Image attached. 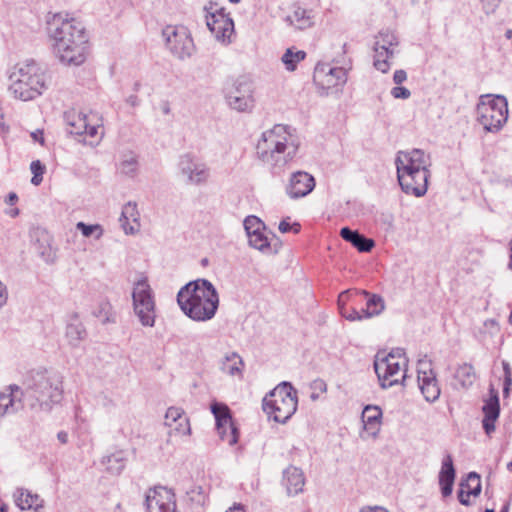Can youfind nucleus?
<instances>
[{
    "label": "nucleus",
    "instance_id": "nucleus-38",
    "mask_svg": "<svg viewBox=\"0 0 512 512\" xmlns=\"http://www.w3.org/2000/svg\"><path fill=\"white\" fill-rule=\"evenodd\" d=\"M177 303L189 318H192V281L187 282L177 294Z\"/></svg>",
    "mask_w": 512,
    "mask_h": 512
},
{
    "label": "nucleus",
    "instance_id": "nucleus-20",
    "mask_svg": "<svg viewBox=\"0 0 512 512\" xmlns=\"http://www.w3.org/2000/svg\"><path fill=\"white\" fill-rule=\"evenodd\" d=\"M315 178L306 171L293 172L285 186L290 199H300L310 194L315 188Z\"/></svg>",
    "mask_w": 512,
    "mask_h": 512
},
{
    "label": "nucleus",
    "instance_id": "nucleus-13",
    "mask_svg": "<svg viewBox=\"0 0 512 512\" xmlns=\"http://www.w3.org/2000/svg\"><path fill=\"white\" fill-rule=\"evenodd\" d=\"M205 11L206 25L215 39L224 45L230 44L234 32L233 20L225 14L223 8H218L217 5L211 4L205 7Z\"/></svg>",
    "mask_w": 512,
    "mask_h": 512
},
{
    "label": "nucleus",
    "instance_id": "nucleus-41",
    "mask_svg": "<svg viewBox=\"0 0 512 512\" xmlns=\"http://www.w3.org/2000/svg\"><path fill=\"white\" fill-rule=\"evenodd\" d=\"M460 487L468 490V494L477 497L481 493V479L479 474L476 472H470L467 475L466 480L461 481Z\"/></svg>",
    "mask_w": 512,
    "mask_h": 512
},
{
    "label": "nucleus",
    "instance_id": "nucleus-36",
    "mask_svg": "<svg viewBox=\"0 0 512 512\" xmlns=\"http://www.w3.org/2000/svg\"><path fill=\"white\" fill-rule=\"evenodd\" d=\"M126 455L123 451H116L110 455L103 457L102 464L106 466V470L113 475H119L126 466Z\"/></svg>",
    "mask_w": 512,
    "mask_h": 512
},
{
    "label": "nucleus",
    "instance_id": "nucleus-37",
    "mask_svg": "<svg viewBox=\"0 0 512 512\" xmlns=\"http://www.w3.org/2000/svg\"><path fill=\"white\" fill-rule=\"evenodd\" d=\"M138 157L133 152L123 154L119 164L118 171L120 174L133 178L138 172Z\"/></svg>",
    "mask_w": 512,
    "mask_h": 512
},
{
    "label": "nucleus",
    "instance_id": "nucleus-27",
    "mask_svg": "<svg viewBox=\"0 0 512 512\" xmlns=\"http://www.w3.org/2000/svg\"><path fill=\"white\" fill-rule=\"evenodd\" d=\"M382 411L378 406L368 405L362 412V422L365 432L376 437L380 430Z\"/></svg>",
    "mask_w": 512,
    "mask_h": 512
},
{
    "label": "nucleus",
    "instance_id": "nucleus-21",
    "mask_svg": "<svg viewBox=\"0 0 512 512\" xmlns=\"http://www.w3.org/2000/svg\"><path fill=\"white\" fill-rule=\"evenodd\" d=\"M24 391L16 384L6 387L0 393V419L5 415L15 414L24 407Z\"/></svg>",
    "mask_w": 512,
    "mask_h": 512
},
{
    "label": "nucleus",
    "instance_id": "nucleus-18",
    "mask_svg": "<svg viewBox=\"0 0 512 512\" xmlns=\"http://www.w3.org/2000/svg\"><path fill=\"white\" fill-rule=\"evenodd\" d=\"M145 506L148 512H175V494L164 486L149 488L145 494Z\"/></svg>",
    "mask_w": 512,
    "mask_h": 512
},
{
    "label": "nucleus",
    "instance_id": "nucleus-56",
    "mask_svg": "<svg viewBox=\"0 0 512 512\" xmlns=\"http://www.w3.org/2000/svg\"><path fill=\"white\" fill-rule=\"evenodd\" d=\"M502 367L504 372V380L512 381V370L510 364L507 361H502Z\"/></svg>",
    "mask_w": 512,
    "mask_h": 512
},
{
    "label": "nucleus",
    "instance_id": "nucleus-30",
    "mask_svg": "<svg viewBox=\"0 0 512 512\" xmlns=\"http://www.w3.org/2000/svg\"><path fill=\"white\" fill-rule=\"evenodd\" d=\"M340 236L345 241L351 243L359 252H370L375 245L373 239L367 238L357 230H352L349 227H343L340 230Z\"/></svg>",
    "mask_w": 512,
    "mask_h": 512
},
{
    "label": "nucleus",
    "instance_id": "nucleus-1",
    "mask_svg": "<svg viewBox=\"0 0 512 512\" xmlns=\"http://www.w3.org/2000/svg\"><path fill=\"white\" fill-rule=\"evenodd\" d=\"M48 33L55 53L67 65H82L89 54V34L84 24L68 14L56 13L48 20Z\"/></svg>",
    "mask_w": 512,
    "mask_h": 512
},
{
    "label": "nucleus",
    "instance_id": "nucleus-25",
    "mask_svg": "<svg viewBox=\"0 0 512 512\" xmlns=\"http://www.w3.org/2000/svg\"><path fill=\"white\" fill-rule=\"evenodd\" d=\"M282 485L288 496H294L303 491L305 477L301 469L289 466L283 471Z\"/></svg>",
    "mask_w": 512,
    "mask_h": 512
},
{
    "label": "nucleus",
    "instance_id": "nucleus-31",
    "mask_svg": "<svg viewBox=\"0 0 512 512\" xmlns=\"http://www.w3.org/2000/svg\"><path fill=\"white\" fill-rule=\"evenodd\" d=\"M15 504L21 510L34 509L36 512L43 507V500L38 494H32L25 489H17L14 493Z\"/></svg>",
    "mask_w": 512,
    "mask_h": 512
},
{
    "label": "nucleus",
    "instance_id": "nucleus-2",
    "mask_svg": "<svg viewBox=\"0 0 512 512\" xmlns=\"http://www.w3.org/2000/svg\"><path fill=\"white\" fill-rule=\"evenodd\" d=\"M299 147L295 129L276 124L262 132L256 144V156L273 175H280L294 161Z\"/></svg>",
    "mask_w": 512,
    "mask_h": 512
},
{
    "label": "nucleus",
    "instance_id": "nucleus-54",
    "mask_svg": "<svg viewBox=\"0 0 512 512\" xmlns=\"http://www.w3.org/2000/svg\"><path fill=\"white\" fill-rule=\"evenodd\" d=\"M30 169L33 174H35V173L43 174L45 171L44 165L39 160L32 161V163L30 165Z\"/></svg>",
    "mask_w": 512,
    "mask_h": 512
},
{
    "label": "nucleus",
    "instance_id": "nucleus-5",
    "mask_svg": "<svg viewBox=\"0 0 512 512\" xmlns=\"http://www.w3.org/2000/svg\"><path fill=\"white\" fill-rule=\"evenodd\" d=\"M10 80V92L22 101L32 100L46 89L45 72L34 60L18 65L10 75Z\"/></svg>",
    "mask_w": 512,
    "mask_h": 512
},
{
    "label": "nucleus",
    "instance_id": "nucleus-7",
    "mask_svg": "<svg viewBox=\"0 0 512 512\" xmlns=\"http://www.w3.org/2000/svg\"><path fill=\"white\" fill-rule=\"evenodd\" d=\"M408 359L402 349L389 353L378 352L374 359V370L381 388L387 389L402 383L406 377Z\"/></svg>",
    "mask_w": 512,
    "mask_h": 512
},
{
    "label": "nucleus",
    "instance_id": "nucleus-3",
    "mask_svg": "<svg viewBox=\"0 0 512 512\" xmlns=\"http://www.w3.org/2000/svg\"><path fill=\"white\" fill-rule=\"evenodd\" d=\"M397 180L401 190L415 197H422L428 190L431 161L421 149L398 151L395 158Z\"/></svg>",
    "mask_w": 512,
    "mask_h": 512
},
{
    "label": "nucleus",
    "instance_id": "nucleus-15",
    "mask_svg": "<svg viewBox=\"0 0 512 512\" xmlns=\"http://www.w3.org/2000/svg\"><path fill=\"white\" fill-rule=\"evenodd\" d=\"M374 43V67L382 73L390 69L389 59L395 54L399 45L397 36L388 30L380 31Z\"/></svg>",
    "mask_w": 512,
    "mask_h": 512
},
{
    "label": "nucleus",
    "instance_id": "nucleus-34",
    "mask_svg": "<svg viewBox=\"0 0 512 512\" xmlns=\"http://www.w3.org/2000/svg\"><path fill=\"white\" fill-rule=\"evenodd\" d=\"M244 362L236 352L227 353L220 362V370L230 376H242Z\"/></svg>",
    "mask_w": 512,
    "mask_h": 512
},
{
    "label": "nucleus",
    "instance_id": "nucleus-64",
    "mask_svg": "<svg viewBox=\"0 0 512 512\" xmlns=\"http://www.w3.org/2000/svg\"><path fill=\"white\" fill-rule=\"evenodd\" d=\"M32 138L35 140V141H39L41 144L44 143V138H43V133L42 131L40 130H37L36 132H33L31 134Z\"/></svg>",
    "mask_w": 512,
    "mask_h": 512
},
{
    "label": "nucleus",
    "instance_id": "nucleus-49",
    "mask_svg": "<svg viewBox=\"0 0 512 512\" xmlns=\"http://www.w3.org/2000/svg\"><path fill=\"white\" fill-rule=\"evenodd\" d=\"M391 95L395 99H408L411 96V92L406 87L396 86L391 89Z\"/></svg>",
    "mask_w": 512,
    "mask_h": 512
},
{
    "label": "nucleus",
    "instance_id": "nucleus-46",
    "mask_svg": "<svg viewBox=\"0 0 512 512\" xmlns=\"http://www.w3.org/2000/svg\"><path fill=\"white\" fill-rule=\"evenodd\" d=\"M355 290H346L339 294L338 296V308L339 312H342L343 310L347 309V303L349 301H356L358 299V296H356Z\"/></svg>",
    "mask_w": 512,
    "mask_h": 512
},
{
    "label": "nucleus",
    "instance_id": "nucleus-19",
    "mask_svg": "<svg viewBox=\"0 0 512 512\" xmlns=\"http://www.w3.org/2000/svg\"><path fill=\"white\" fill-rule=\"evenodd\" d=\"M418 385L424 398L428 402L438 400L441 390L438 385L436 374L427 362L420 361L418 368Z\"/></svg>",
    "mask_w": 512,
    "mask_h": 512
},
{
    "label": "nucleus",
    "instance_id": "nucleus-51",
    "mask_svg": "<svg viewBox=\"0 0 512 512\" xmlns=\"http://www.w3.org/2000/svg\"><path fill=\"white\" fill-rule=\"evenodd\" d=\"M502 0H481L486 14L495 12Z\"/></svg>",
    "mask_w": 512,
    "mask_h": 512
},
{
    "label": "nucleus",
    "instance_id": "nucleus-9",
    "mask_svg": "<svg viewBox=\"0 0 512 512\" xmlns=\"http://www.w3.org/2000/svg\"><path fill=\"white\" fill-rule=\"evenodd\" d=\"M477 120L484 130L491 133L499 132L508 119V103L504 96L480 97L476 108Z\"/></svg>",
    "mask_w": 512,
    "mask_h": 512
},
{
    "label": "nucleus",
    "instance_id": "nucleus-24",
    "mask_svg": "<svg viewBox=\"0 0 512 512\" xmlns=\"http://www.w3.org/2000/svg\"><path fill=\"white\" fill-rule=\"evenodd\" d=\"M165 425L179 435H189L191 433L189 418L184 415L181 408H168L165 414Z\"/></svg>",
    "mask_w": 512,
    "mask_h": 512
},
{
    "label": "nucleus",
    "instance_id": "nucleus-29",
    "mask_svg": "<svg viewBox=\"0 0 512 512\" xmlns=\"http://www.w3.org/2000/svg\"><path fill=\"white\" fill-rule=\"evenodd\" d=\"M248 240L251 247L259 250L263 254H276L278 252L279 240L274 234L272 235V238L269 239L265 234V230L259 233L257 232L254 235H250Z\"/></svg>",
    "mask_w": 512,
    "mask_h": 512
},
{
    "label": "nucleus",
    "instance_id": "nucleus-44",
    "mask_svg": "<svg viewBox=\"0 0 512 512\" xmlns=\"http://www.w3.org/2000/svg\"><path fill=\"white\" fill-rule=\"evenodd\" d=\"M210 177V169L204 163L194 164V184L206 183Z\"/></svg>",
    "mask_w": 512,
    "mask_h": 512
},
{
    "label": "nucleus",
    "instance_id": "nucleus-8",
    "mask_svg": "<svg viewBox=\"0 0 512 512\" xmlns=\"http://www.w3.org/2000/svg\"><path fill=\"white\" fill-rule=\"evenodd\" d=\"M64 122L67 126V131L70 134L77 136H84L83 142L91 146H96L103 138V130L101 119L97 114H86L76 109H69L63 114Z\"/></svg>",
    "mask_w": 512,
    "mask_h": 512
},
{
    "label": "nucleus",
    "instance_id": "nucleus-22",
    "mask_svg": "<svg viewBox=\"0 0 512 512\" xmlns=\"http://www.w3.org/2000/svg\"><path fill=\"white\" fill-rule=\"evenodd\" d=\"M482 412L484 414L482 426L485 433L490 436L496 429L495 423L500 415L498 391L493 386L489 388V398L484 401Z\"/></svg>",
    "mask_w": 512,
    "mask_h": 512
},
{
    "label": "nucleus",
    "instance_id": "nucleus-26",
    "mask_svg": "<svg viewBox=\"0 0 512 512\" xmlns=\"http://www.w3.org/2000/svg\"><path fill=\"white\" fill-rule=\"evenodd\" d=\"M65 336L71 347H79L80 343L86 339L87 331L80 321L78 314L74 313L70 316L66 325Z\"/></svg>",
    "mask_w": 512,
    "mask_h": 512
},
{
    "label": "nucleus",
    "instance_id": "nucleus-48",
    "mask_svg": "<svg viewBox=\"0 0 512 512\" xmlns=\"http://www.w3.org/2000/svg\"><path fill=\"white\" fill-rule=\"evenodd\" d=\"M288 220L289 218H286L279 223V231L281 233H288L291 231L295 234L299 233L301 225L298 222H294L293 224H291Z\"/></svg>",
    "mask_w": 512,
    "mask_h": 512
},
{
    "label": "nucleus",
    "instance_id": "nucleus-55",
    "mask_svg": "<svg viewBox=\"0 0 512 512\" xmlns=\"http://www.w3.org/2000/svg\"><path fill=\"white\" fill-rule=\"evenodd\" d=\"M198 489H199L198 495H197V497L194 496V502H197V504L203 506L206 503L207 496L202 487H198Z\"/></svg>",
    "mask_w": 512,
    "mask_h": 512
},
{
    "label": "nucleus",
    "instance_id": "nucleus-60",
    "mask_svg": "<svg viewBox=\"0 0 512 512\" xmlns=\"http://www.w3.org/2000/svg\"><path fill=\"white\" fill-rule=\"evenodd\" d=\"M18 201V196L15 192H10L5 200L8 205H15Z\"/></svg>",
    "mask_w": 512,
    "mask_h": 512
},
{
    "label": "nucleus",
    "instance_id": "nucleus-45",
    "mask_svg": "<svg viewBox=\"0 0 512 512\" xmlns=\"http://www.w3.org/2000/svg\"><path fill=\"white\" fill-rule=\"evenodd\" d=\"M179 169L182 176L185 177L187 181L192 180V156L190 154L181 156L179 161Z\"/></svg>",
    "mask_w": 512,
    "mask_h": 512
},
{
    "label": "nucleus",
    "instance_id": "nucleus-62",
    "mask_svg": "<svg viewBox=\"0 0 512 512\" xmlns=\"http://www.w3.org/2000/svg\"><path fill=\"white\" fill-rule=\"evenodd\" d=\"M68 433L65 431H59L57 433V438L62 444H66L68 442Z\"/></svg>",
    "mask_w": 512,
    "mask_h": 512
},
{
    "label": "nucleus",
    "instance_id": "nucleus-50",
    "mask_svg": "<svg viewBox=\"0 0 512 512\" xmlns=\"http://www.w3.org/2000/svg\"><path fill=\"white\" fill-rule=\"evenodd\" d=\"M100 403H101L102 407L105 408L109 412L112 411L113 409H115L117 406L116 401L107 394H103L100 396Z\"/></svg>",
    "mask_w": 512,
    "mask_h": 512
},
{
    "label": "nucleus",
    "instance_id": "nucleus-14",
    "mask_svg": "<svg viewBox=\"0 0 512 512\" xmlns=\"http://www.w3.org/2000/svg\"><path fill=\"white\" fill-rule=\"evenodd\" d=\"M313 80L326 93L338 91L347 81V71L343 67H332L328 63H319L314 69Z\"/></svg>",
    "mask_w": 512,
    "mask_h": 512
},
{
    "label": "nucleus",
    "instance_id": "nucleus-6",
    "mask_svg": "<svg viewBox=\"0 0 512 512\" xmlns=\"http://www.w3.org/2000/svg\"><path fill=\"white\" fill-rule=\"evenodd\" d=\"M298 406L297 391L289 382L278 384L263 399V410L275 422L286 423L296 412Z\"/></svg>",
    "mask_w": 512,
    "mask_h": 512
},
{
    "label": "nucleus",
    "instance_id": "nucleus-40",
    "mask_svg": "<svg viewBox=\"0 0 512 512\" xmlns=\"http://www.w3.org/2000/svg\"><path fill=\"white\" fill-rule=\"evenodd\" d=\"M306 53L302 50H294V48H288L281 57V61L288 71H294L297 64L304 60Z\"/></svg>",
    "mask_w": 512,
    "mask_h": 512
},
{
    "label": "nucleus",
    "instance_id": "nucleus-33",
    "mask_svg": "<svg viewBox=\"0 0 512 512\" xmlns=\"http://www.w3.org/2000/svg\"><path fill=\"white\" fill-rule=\"evenodd\" d=\"M453 377L457 389H468L475 382L476 373L471 364L463 363L457 366Z\"/></svg>",
    "mask_w": 512,
    "mask_h": 512
},
{
    "label": "nucleus",
    "instance_id": "nucleus-59",
    "mask_svg": "<svg viewBox=\"0 0 512 512\" xmlns=\"http://www.w3.org/2000/svg\"><path fill=\"white\" fill-rule=\"evenodd\" d=\"M511 387H512V381H507V380L503 381V396L505 398H507L510 395Z\"/></svg>",
    "mask_w": 512,
    "mask_h": 512
},
{
    "label": "nucleus",
    "instance_id": "nucleus-39",
    "mask_svg": "<svg viewBox=\"0 0 512 512\" xmlns=\"http://www.w3.org/2000/svg\"><path fill=\"white\" fill-rule=\"evenodd\" d=\"M93 315L103 324L116 322V314L113 307L111 303L106 300L99 302L97 308L93 311Z\"/></svg>",
    "mask_w": 512,
    "mask_h": 512
},
{
    "label": "nucleus",
    "instance_id": "nucleus-47",
    "mask_svg": "<svg viewBox=\"0 0 512 512\" xmlns=\"http://www.w3.org/2000/svg\"><path fill=\"white\" fill-rule=\"evenodd\" d=\"M342 317L349 321H361L363 319H367L366 316H364V313L362 312V309L357 310L356 308H347L340 312Z\"/></svg>",
    "mask_w": 512,
    "mask_h": 512
},
{
    "label": "nucleus",
    "instance_id": "nucleus-12",
    "mask_svg": "<svg viewBox=\"0 0 512 512\" xmlns=\"http://www.w3.org/2000/svg\"><path fill=\"white\" fill-rule=\"evenodd\" d=\"M225 98L230 108L249 112L254 107L253 87L244 77L237 78L225 88Z\"/></svg>",
    "mask_w": 512,
    "mask_h": 512
},
{
    "label": "nucleus",
    "instance_id": "nucleus-16",
    "mask_svg": "<svg viewBox=\"0 0 512 512\" xmlns=\"http://www.w3.org/2000/svg\"><path fill=\"white\" fill-rule=\"evenodd\" d=\"M170 51L179 59L190 58L192 53V37L184 26H167L162 31Z\"/></svg>",
    "mask_w": 512,
    "mask_h": 512
},
{
    "label": "nucleus",
    "instance_id": "nucleus-53",
    "mask_svg": "<svg viewBox=\"0 0 512 512\" xmlns=\"http://www.w3.org/2000/svg\"><path fill=\"white\" fill-rule=\"evenodd\" d=\"M407 79V73L403 69L396 70L393 75V81L395 84L400 85Z\"/></svg>",
    "mask_w": 512,
    "mask_h": 512
},
{
    "label": "nucleus",
    "instance_id": "nucleus-58",
    "mask_svg": "<svg viewBox=\"0 0 512 512\" xmlns=\"http://www.w3.org/2000/svg\"><path fill=\"white\" fill-rule=\"evenodd\" d=\"M7 291L6 287L0 282V308L6 303Z\"/></svg>",
    "mask_w": 512,
    "mask_h": 512
},
{
    "label": "nucleus",
    "instance_id": "nucleus-57",
    "mask_svg": "<svg viewBox=\"0 0 512 512\" xmlns=\"http://www.w3.org/2000/svg\"><path fill=\"white\" fill-rule=\"evenodd\" d=\"M360 512H390L382 506H366L360 509Z\"/></svg>",
    "mask_w": 512,
    "mask_h": 512
},
{
    "label": "nucleus",
    "instance_id": "nucleus-23",
    "mask_svg": "<svg viewBox=\"0 0 512 512\" xmlns=\"http://www.w3.org/2000/svg\"><path fill=\"white\" fill-rule=\"evenodd\" d=\"M456 477V471L453 464V459L450 454H446L441 463L439 472V486L443 497H448L452 494L453 485Z\"/></svg>",
    "mask_w": 512,
    "mask_h": 512
},
{
    "label": "nucleus",
    "instance_id": "nucleus-42",
    "mask_svg": "<svg viewBox=\"0 0 512 512\" xmlns=\"http://www.w3.org/2000/svg\"><path fill=\"white\" fill-rule=\"evenodd\" d=\"M76 229L79 230L84 237H94L96 240H99L104 234V229L100 224L78 222Z\"/></svg>",
    "mask_w": 512,
    "mask_h": 512
},
{
    "label": "nucleus",
    "instance_id": "nucleus-10",
    "mask_svg": "<svg viewBox=\"0 0 512 512\" xmlns=\"http://www.w3.org/2000/svg\"><path fill=\"white\" fill-rule=\"evenodd\" d=\"M219 307V295L207 279L194 280V321L212 319Z\"/></svg>",
    "mask_w": 512,
    "mask_h": 512
},
{
    "label": "nucleus",
    "instance_id": "nucleus-43",
    "mask_svg": "<svg viewBox=\"0 0 512 512\" xmlns=\"http://www.w3.org/2000/svg\"><path fill=\"white\" fill-rule=\"evenodd\" d=\"M244 228L248 237L265 230L264 223L258 217L253 215L245 218Z\"/></svg>",
    "mask_w": 512,
    "mask_h": 512
},
{
    "label": "nucleus",
    "instance_id": "nucleus-4",
    "mask_svg": "<svg viewBox=\"0 0 512 512\" xmlns=\"http://www.w3.org/2000/svg\"><path fill=\"white\" fill-rule=\"evenodd\" d=\"M62 397V377L58 373L47 370L31 372L24 391V401L31 410L50 412Z\"/></svg>",
    "mask_w": 512,
    "mask_h": 512
},
{
    "label": "nucleus",
    "instance_id": "nucleus-35",
    "mask_svg": "<svg viewBox=\"0 0 512 512\" xmlns=\"http://www.w3.org/2000/svg\"><path fill=\"white\" fill-rule=\"evenodd\" d=\"M286 21L296 29L303 30L312 26L313 17L311 11L296 6L292 14L286 17Z\"/></svg>",
    "mask_w": 512,
    "mask_h": 512
},
{
    "label": "nucleus",
    "instance_id": "nucleus-52",
    "mask_svg": "<svg viewBox=\"0 0 512 512\" xmlns=\"http://www.w3.org/2000/svg\"><path fill=\"white\" fill-rule=\"evenodd\" d=\"M457 496H458L459 502L462 505H464V506L470 505V496H472V494H468V490L464 489L463 487H460V489L457 493Z\"/></svg>",
    "mask_w": 512,
    "mask_h": 512
},
{
    "label": "nucleus",
    "instance_id": "nucleus-61",
    "mask_svg": "<svg viewBox=\"0 0 512 512\" xmlns=\"http://www.w3.org/2000/svg\"><path fill=\"white\" fill-rule=\"evenodd\" d=\"M160 109H161V112L164 114V115H169L170 112H171V109H170V104L168 101L164 100L160 103Z\"/></svg>",
    "mask_w": 512,
    "mask_h": 512
},
{
    "label": "nucleus",
    "instance_id": "nucleus-32",
    "mask_svg": "<svg viewBox=\"0 0 512 512\" xmlns=\"http://www.w3.org/2000/svg\"><path fill=\"white\" fill-rule=\"evenodd\" d=\"M358 298H365L366 308H362V312L366 318H372L373 316L379 315L384 310V301L381 296L376 294H370L366 290L355 291Z\"/></svg>",
    "mask_w": 512,
    "mask_h": 512
},
{
    "label": "nucleus",
    "instance_id": "nucleus-63",
    "mask_svg": "<svg viewBox=\"0 0 512 512\" xmlns=\"http://www.w3.org/2000/svg\"><path fill=\"white\" fill-rule=\"evenodd\" d=\"M314 388L320 390L321 392H325L327 389V386L324 381L317 380L314 382Z\"/></svg>",
    "mask_w": 512,
    "mask_h": 512
},
{
    "label": "nucleus",
    "instance_id": "nucleus-11",
    "mask_svg": "<svg viewBox=\"0 0 512 512\" xmlns=\"http://www.w3.org/2000/svg\"><path fill=\"white\" fill-rule=\"evenodd\" d=\"M132 299L133 310L140 323L145 327H153L156 318L155 302L146 278H141L135 283Z\"/></svg>",
    "mask_w": 512,
    "mask_h": 512
},
{
    "label": "nucleus",
    "instance_id": "nucleus-17",
    "mask_svg": "<svg viewBox=\"0 0 512 512\" xmlns=\"http://www.w3.org/2000/svg\"><path fill=\"white\" fill-rule=\"evenodd\" d=\"M211 411L215 417L219 438L229 446L236 444L239 432L234 424L229 408L224 404L214 403L211 405Z\"/></svg>",
    "mask_w": 512,
    "mask_h": 512
},
{
    "label": "nucleus",
    "instance_id": "nucleus-28",
    "mask_svg": "<svg viewBox=\"0 0 512 512\" xmlns=\"http://www.w3.org/2000/svg\"><path fill=\"white\" fill-rule=\"evenodd\" d=\"M139 216L135 202H128L123 206L119 221L126 234H134L139 230Z\"/></svg>",
    "mask_w": 512,
    "mask_h": 512
}]
</instances>
